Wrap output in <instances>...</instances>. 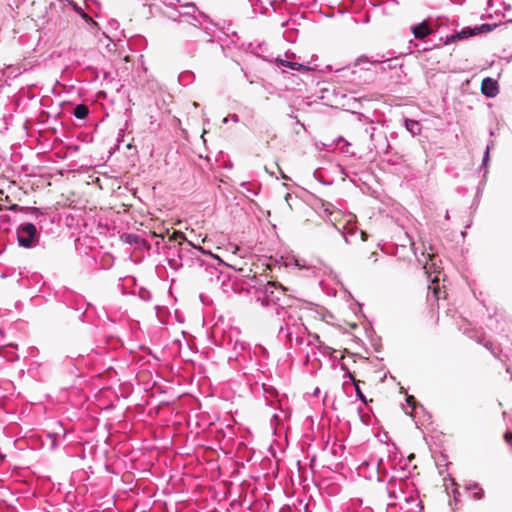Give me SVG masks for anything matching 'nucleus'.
I'll list each match as a JSON object with an SVG mask.
<instances>
[{
  "mask_svg": "<svg viewBox=\"0 0 512 512\" xmlns=\"http://www.w3.org/2000/svg\"><path fill=\"white\" fill-rule=\"evenodd\" d=\"M483 496H484V491L482 488H479L478 491L473 494V498L476 500L482 499Z\"/></svg>",
  "mask_w": 512,
  "mask_h": 512,
  "instance_id": "obj_33",
  "label": "nucleus"
},
{
  "mask_svg": "<svg viewBox=\"0 0 512 512\" xmlns=\"http://www.w3.org/2000/svg\"><path fill=\"white\" fill-rule=\"evenodd\" d=\"M243 285L247 292L263 307H276L278 315L292 308L293 298L286 294V288L266 276L257 274L243 275Z\"/></svg>",
  "mask_w": 512,
  "mask_h": 512,
  "instance_id": "obj_1",
  "label": "nucleus"
},
{
  "mask_svg": "<svg viewBox=\"0 0 512 512\" xmlns=\"http://www.w3.org/2000/svg\"><path fill=\"white\" fill-rule=\"evenodd\" d=\"M404 124H405L406 129L413 136L419 135L421 133L422 127H421L420 122H418L416 120H412V119H405Z\"/></svg>",
  "mask_w": 512,
  "mask_h": 512,
  "instance_id": "obj_18",
  "label": "nucleus"
},
{
  "mask_svg": "<svg viewBox=\"0 0 512 512\" xmlns=\"http://www.w3.org/2000/svg\"><path fill=\"white\" fill-rule=\"evenodd\" d=\"M497 26H498V24H496V23H493V24H490V23H484V24H481V25H476V26H474V30H475V32H476V35H478V34H483V33L491 32V31H493Z\"/></svg>",
  "mask_w": 512,
  "mask_h": 512,
  "instance_id": "obj_21",
  "label": "nucleus"
},
{
  "mask_svg": "<svg viewBox=\"0 0 512 512\" xmlns=\"http://www.w3.org/2000/svg\"><path fill=\"white\" fill-rule=\"evenodd\" d=\"M289 197H290V194L287 193L286 196H285L286 201H288Z\"/></svg>",
  "mask_w": 512,
  "mask_h": 512,
  "instance_id": "obj_39",
  "label": "nucleus"
},
{
  "mask_svg": "<svg viewBox=\"0 0 512 512\" xmlns=\"http://www.w3.org/2000/svg\"><path fill=\"white\" fill-rule=\"evenodd\" d=\"M494 145V142L493 141H490L486 147V150L484 152V155H483V159H482V166H486L488 161H489V153H490V148Z\"/></svg>",
  "mask_w": 512,
  "mask_h": 512,
  "instance_id": "obj_25",
  "label": "nucleus"
},
{
  "mask_svg": "<svg viewBox=\"0 0 512 512\" xmlns=\"http://www.w3.org/2000/svg\"><path fill=\"white\" fill-rule=\"evenodd\" d=\"M476 35V32L474 30V27H464L461 31L459 32H454L450 35H440L439 36V42L438 43H435L433 44L432 46H424L422 48H419V45L418 44H414V47L418 48V51H429L433 48H439L441 47L442 45H449L451 43H454V42H457V41H460V40H464V39H468L472 36H475Z\"/></svg>",
  "mask_w": 512,
  "mask_h": 512,
  "instance_id": "obj_7",
  "label": "nucleus"
},
{
  "mask_svg": "<svg viewBox=\"0 0 512 512\" xmlns=\"http://www.w3.org/2000/svg\"><path fill=\"white\" fill-rule=\"evenodd\" d=\"M361 235H362V240H365L364 237L366 236V234L363 231H361Z\"/></svg>",
  "mask_w": 512,
  "mask_h": 512,
  "instance_id": "obj_38",
  "label": "nucleus"
},
{
  "mask_svg": "<svg viewBox=\"0 0 512 512\" xmlns=\"http://www.w3.org/2000/svg\"><path fill=\"white\" fill-rule=\"evenodd\" d=\"M450 218V215H449V212L446 211V214H445V219L448 220Z\"/></svg>",
  "mask_w": 512,
  "mask_h": 512,
  "instance_id": "obj_37",
  "label": "nucleus"
},
{
  "mask_svg": "<svg viewBox=\"0 0 512 512\" xmlns=\"http://www.w3.org/2000/svg\"><path fill=\"white\" fill-rule=\"evenodd\" d=\"M383 463V459L382 458H377V457H371L368 461H364L361 465V467H364V466H373L376 468V471H377V474L378 476L380 475V469H381V465Z\"/></svg>",
  "mask_w": 512,
  "mask_h": 512,
  "instance_id": "obj_22",
  "label": "nucleus"
},
{
  "mask_svg": "<svg viewBox=\"0 0 512 512\" xmlns=\"http://www.w3.org/2000/svg\"><path fill=\"white\" fill-rule=\"evenodd\" d=\"M180 261L182 267L184 265L205 271L210 279H219L222 273L221 268L226 266V263L217 255L209 250H205L200 245H194L191 241L185 238L181 240V253Z\"/></svg>",
  "mask_w": 512,
  "mask_h": 512,
  "instance_id": "obj_2",
  "label": "nucleus"
},
{
  "mask_svg": "<svg viewBox=\"0 0 512 512\" xmlns=\"http://www.w3.org/2000/svg\"><path fill=\"white\" fill-rule=\"evenodd\" d=\"M285 56L287 59H282L280 57H277L275 59V61L278 64H280L281 66L287 67L291 70H296V71H308L309 70V68L307 66H305L304 64L290 60L287 53L285 54Z\"/></svg>",
  "mask_w": 512,
  "mask_h": 512,
  "instance_id": "obj_16",
  "label": "nucleus"
},
{
  "mask_svg": "<svg viewBox=\"0 0 512 512\" xmlns=\"http://www.w3.org/2000/svg\"><path fill=\"white\" fill-rule=\"evenodd\" d=\"M320 338L317 334H308V338L302 348H294L304 357V364L317 360V354L320 351Z\"/></svg>",
  "mask_w": 512,
  "mask_h": 512,
  "instance_id": "obj_9",
  "label": "nucleus"
},
{
  "mask_svg": "<svg viewBox=\"0 0 512 512\" xmlns=\"http://www.w3.org/2000/svg\"><path fill=\"white\" fill-rule=\"evenodd\" d=\"M387 493L390 501L387 503L388 507L396 506V500L404 499V501L408 502V497L405 496L404 491L402 489L400 482H389L387 485Z\"/></svg>",
  "mask_w": 512,
  "mask_h": 512,
  "instance_id": "obj_11",
  "label": "nucleus"
},
{
  "mask_svg": "<svg viewBox=\"0 0 512 512\" xmlns=\"http://www.w3.org/2000/svg\"><path fill=\"white\" fill-rule=\"evenodd\" d=\"M282 322L278 338L285 341L291 349L302 348L310 333L293 307L282 314Z\"/></svg>",
  "mask_w": 512,
  "mask_h": 512,
  "instance_id": "obj_3",
  "label": "nucleus"
},
{
  "mask_svg": "<svg viewBox=\"0 0 512 512\" xmlns=\"http://www.w3.org/2000/svg\"><path fill=\"white\" fill-rule=\"evenodd\" d=\"M340 141H343L344 142V145L342 147H340L341 151L343 153H350L349 152V147H350V143L345 141L343 138H340Z\"/></svg>",
  "mask_w": 512,
  "mask_h": 512,
  "instance_id": "obj_31",
  "label": "nucleus"
},
{
  "mask_svg": "<svg viewBox=\"0 0 512 512\" xmlns=\"http://www.w3.org/2000/svg\"><path fill=\"white\" fill-rule=\"evenodd\" d=\"M223 344L227 349H231L228 361L236 362L238 366L244 368L251 360V347L241 338L237 329H230L223 338Z\"/></svg>",
  "mask_w": 512,
  "mask_h": 512,
  "instance_id": "obj_4",
  "label": "nucleus"
},
{
  "mask_svg": "<svg viewBox=\"0 0 512 512\" xmlns=\"http://www.w3.org/2000/svg\"><path fill=\"white\" fill-rule=\"evenodd\" d=\"M468 488H469V489H472V488H477V489H479V485H478L477 483H473V484H472V485H470Z\"/></svg>",
  "mask_w": 512,
  "mask_h": 512,
  "instance_id": "obj_36",
  "label": "nucleus"
},
{
  "mask_svg": "<svg viewBox=\"0 0 512 512\" xmlns=\"http://www.w3.org/2000/svg\"><path fill=\"white\" fill-rule=\"evenodd\" d=\"M374 147L377 153L387 154L390 148V144L387 137L384 135L379 142L374 144Z\"/></svg>",
  "mask_w": 512,
  "mask_h": 512,
  "instance_id": "obj_20",
  "label": "nucleus"
},
{
  "mask_svg": "<svg viewBox=\"0 0 512 512\" xmlns=\"http://www.w3.org/2000/svg\"><path fill=\"white\" fill-rule=\"evenodd\" d=\"M122 239L125 243H128V244H138L139 241L141 240L140 236L136 235V234H132V233H128V234H124L122 236Z\"/></svg>",
  "mask_w": 512,
  "mask_h": 512,
  "instance_id": "obj_24",
  "label": "nucleus"
},
{
  "mask_svg": "<svg viewBox=\"0 0 512 512\" xmlns=\"http://www.w3.org/2000/svg\"><path fill=\"white\" fill-rule=\"evenodd\" d=\"M89 114V108L86 104H77L73 111H72V115L77 118V119H85Z\"/></svg>",
  "mask_w": 512,
  "mask_h": 512,
  "instance_id": "obj_19",
  "label": "nucleus"
},
{
  "mask_svg": "<svg viewBox=\"0 0 512 512\" xmlns=\"http://www.w3.org/2000/svg\"><path fill=\"white\" fill-rule=\"evenodd\" d=\"M481 93L488 98L496 97L499 93L498 82L491 77L484 78L481 82Z\"/></svg>",
  "mask_w": 512,
  "mask_h": 512,
  "instance_id": "obj_14",
  "label": "nucleus"
},
{
  "mask_svg": "<svg viewBox=\"0 0 512 512\" xmlns=\"http://www.w3.org/2000/svg\"><path fill=\"white\" fill-rule=\"evenodd\" d=\"M342 369L345 370V377L351 380L353 384L359 383V381L355 379L353 373H351L348 369L344 368L343 366Z\"/></svg>",
  "mask_w": 512,
  "mask_h": 512,
  "instance_id": "obj_29",
  "label": "nucleus"
},
{
  "mask_svg": "<svg viewBox=\"0 0 512 512\" xmlns=\"http://www.w3.org/2000/svg\"><path fill=\"white\" fill-rule=\"evenodd\" d=\"M406 402L407 404L411 407L412 409V412L410 413V415L413 417L414 421H415V424L417 427H419V421H417L415 419L416 417V414H418L419 411H422L424 412V408L422 405L418 404L415 400V398L413 396H407L406 398Z\"/></svg>",
  "mask_w": 512,
  "mask_h": 512,
  "instance_id": "obj_17",
  "label": "nucleus"
},
{
  "mask_svg": "<svg viewBox=\"0 0 512 512\" xmlns=\"http://www.w3.org/2000/svg\"><path fill=\"white\" fill-rule=\"evenodd\" d=\"M370 138H371L372 141H374V134L373 133H371Z\"/></svg>",
  "mask_w": 512,
  "mask_h": 512,
  "instance_id": "obj_40",
  "label": "nucleus"
},
{
  "mask_svg": "<svg viewBox=\"0 0 512 512\" xmlns=\"http://www.w3.org/2000/svg\"><path fill=\"white\" fill-rule=\"evenodd\" d=\"M228 121H233V122L237 123V122H239V117L236 114H232L223 119L224 124H226Z\"/></svg>",
  "mask_w": 512,
  "mask_h": 512,
  "instance_id": "obj_30",
  "label": "nucleus"
},
{
  "mask_svg": "<svg viewBox=\"0 0 512 512\" xmlns=\"http://www.w3.org/2000/svg\"><path fill=\"white\" fill-rule=\"evenodd\" d=\"M354 386H355V392H356L357 398L359 400H361L363 403H366L367 402L366 397L362 393V391H361V389L359 387V383L354 384Z\"/></svg>",
  "mask_w": 512,
  "mask_h": 512,
  "instance_id": "obj_26",
  "label": "nucleus"
},
{
  "mask_svg": "<svg viewBox=\"0 0 512 512\" xmlns=\"http://www.w3.org/2000/svg\"><path fill=\"white\" fill-rule=\"evenodd\" d=\"M295 265L300 269L310 270L315 276H320L321 274L324 275L330 272V269L328 267L310 264L305 259L295 260Z\"/></svg>",
  "mask_w": 512,
  "mask_h": 512,
  "instance_id": "obj_15",
  "label": "nucleus"
},
{
  "mask_svg": "<svg viewBox=\"0 0 512 512\" xmlns=\"http://www.w3.org/2000/svg\"><path fill=\"white\" fill-rule=\"evenodd\" d=\"M277 418H278L277 414H274L273 419H277Z\"/></svg>",
  "mask_w": 512,
  "mask_h": 512,
  "instance_id": "obj_42",
  "label": "nucleus"
},
{
  "mask_svg": "<svg viewBox=\"0 0 512 512\" xmlns=\"http://www.w3.org/2000/svg\"><path fill=\"white\" fill-rule=\"evenodd\" d=\"M23 210H25V212L36 221L35 225L39 230H43L45 228V222L49 218L48 213L37 207H25Z\"/></svg>",
  "mask_w": 512,
  "mask_h": 512,
  "instance_id": "obj_13",
  "label": "nucleus"
},
{
  "mask_svg": "<svg viewBox=\"0 0 512 512\" xmlns=\"http://www.w3.org/2000/svg\"><path fill=\"white\" fill-rule=\"evenodd\" d=\"M60 9L65 12L67 8H72L87 24L97 27L95 22L77 3L72 0H59Z\"/></svg>",
  "mask_w": 512,
  "mask_h": 512,
  "instance_id": "obj_12",
  "label": "nucleus"
},
{
  "mask_svg": "<svg viewBox=\"0 0 512 512\" xmlns=\"http://www.w3.org/2000/svg\"><path fill=\"white\" fill-rule=\"evenodd\" d=\"M377 256H378V253L377 252H372L369 256L370 259H372L374 262H376L378 259H377Z\"/></svg>",
  "mask_w": 512,
  "mask_h": 512,
  "instance_id": "obj_34",
  "label": "nucleus"
},
{
  "mask_svg": "<svg viewBox=\"0 0 512 512\" xmlns=\"http://www.w3.org/2000/svg\"><path fill=\"white\" fill-rule=\"evenodd\" d=\"M505 439H506V441H507L508 443H511V440H512V436H511V434L507 432V433L505 434Z\"/></svg>",
  "mask_w": 512,
  "mask_h": 512,
  "instance_id": "obj_35",
  "label": "nucleus"
},
{
  "mask_svg": "<svg viewBox=\"0 0 512 512\" xmlns=\"http://www.w3.org/2000/svg\"><path fill=\"white\" fill-rule=\"evenodd\" d=\"M446 27V23L443 20H437L434 23H429L427 21H422L419 24L412 25L410 30L414 37L418 40H423L427 36L431 34H439L442 35L444 28Z\"/></svg>",
  "mask_w": 512,
  "mask_h": 512,
  "instance_id": "obj_8",
  "label": "nucleus"
},
{
  "mask_svg": "<svg viewBox=\"0 0 512 512\" xmlns=\"http://www.w3.org/2000/svg\"><path fill=\"white\" fill-rule=\"evenodd\" d=\"M510 8H505V13L503 14L504 18H506V21L509 23H512V13H510Z\"/></svg>",
  "mask_w": 512,
  "mask_h": 512,
  "instance_id": "obj_32",
  "label": "nucleus"
},
{
  "mask_svg": "<svg viewBox=\"0 0 512 512\" xmlns=\"http://www.w3.org/2000/svg\"><path fill=\"white\" fill-rule=\"evenodd\" d=\"M344 238H345V242H346V243H349L348 237H347V236H345Z\"/></svg>",
  "mask_w": 512,
  "mask_h": 512,
  "instance_id": "obj_41",
  "label": "nucleus"
},
{
  "mask_svg": "<svg viewBox=\"0 0 512 512\" xmlns=\"http://www.w3.org/2000/svg\"><path fill=\"white\" fill-rule=\"evenodd\" d=\"M181 240L185 241V234L182 232H174L171 236H169L165 245L167 248L166 259L168 265L175 271L182 267V262L180 261Z\"/></svg>",
  "mask_w": 512,
  "mask_h": 512,
  "instance_id": "obj_6",
  "label": "nucleus"
},
{
  "mask_svg": "<svg viewBox=\"0 0 512 512\" xmlns=\"http://www.w3.org/2000/svg\"><path fill=\"white\" fill-rule=\"evenodd\" d=\"M17 242L20 247L26 249L35 248L40 241V233L37 226L31 222H23L16 228Z\"/></svg>",
  "mask_w": 512,
  "mask_h": 512,
  "instance_id": "obj_5",
  "label": "nucleus"
},
{
  "mask_svg": "<svg viewBox=\"0 0 512 512\" xmlns=\"http://www.w3.org/2000/svg\"><path fill=\"white\" fill-rule=\"evenodd\" d=\"M193 77H194V75L191 72L185 71L180 74L179 81L189 80L190 78H193Z\"/></svg>",
  "mask_w": 512,
  "mask_h": 512,
  "instance_id": "obj_28",
  "label": "nucleus"
},
{
  "mask_svg": "<svg viewBox=\"0 0 512 512\" xmlns=\"http://www.w3.org/2000/svg\"><path fill=\"white\" fill-rule=\"evenodd\" d=\"M182 9L180 16L187 17V22L195 27H201L207 21V17L192 3L182 6Z\"/></svg>",
  "mask_w": 512,
  "mask_h": 512,
  "instance_id": "obj_10",
  "label": "nucleus"
},
{
  "mask_svg": "<svg viewBox=\"0 0 512 512\" xmlns=\"http://www.w3.org/2000/svg\"><path fill=\"white\" fill-rule=\"evenodd\" d=\"M494 356H497L498 348L493 345L492 342L486 341L483 344Z\"/></svg>",
  "mask_w": 512,
  "mask_h": 512,
  "instance_id": "obj_27",
  "label": "nucleus"
},
{
  "mask_svg": "<svg viewBox=\"0 0 512 512\" xmlns=\"http://www.w3.org/2000/svg\"><path fill=\"white\" fill-rule=\"evenodd\" d=\"M262 388L267 401H269V398H274L278 396V392L273 386L263 384Z\"/></svg>",
  "mask_w": 512,
  "mask_h": 512,
  "instance_id": "obj_23",
  "label": "nucleus"
}]
</instances>
